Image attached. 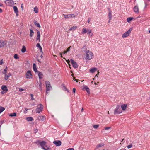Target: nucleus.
Listing matches in <instances>:
<instances>
[{
  "label": "nucleus",
  "instance_id": "nucleus-1",
  "mask_svg": "<svg viewBox=\"0 0 150 150\" xmlns=\"http://www.w3.org/2000/svg\"><path fill=\"white\" fill-rule=\"evenodd\" d=\"M83 52H84L85 59L86 60H91L94 57L93 54L91 51L88 49L86 47L83 46L82 48Z\"/></svg>",
  "mask_w": 150,
  "mask_h": 150
},
{
  "label": "nucleus",
  "instance_id": "nucleus-2",
  "mask_svg": "<svg viewBox=\"0 0 150 150\" xmlns=\"http://www.w3.org/2000/svg\"><path fill=\"white\" fill-rule=\"evenodd\" d=\"M37 143H38V144H39L42 148L43 149L45 150H50V148L47 147L46 145V142L45 141H43L40 142L38 140Z\"/></svg>",
  "mask_w": 150,
  "mask_h": 150
},
{
  "label": "nucleus",
  "instance_id": "nucleus-3",
  "mask_svg": "<svg viewBox=\"0 0 150 150\" xmlns=\"http://www.w3.org/2000/svg\"><path fill=\"white\" fill-rule=\"evenodd\" d=\"M66 62H67L68 64L69 65L70 68V63H71L72 64L74 68H76L78 67V66L76 63L72 59H71V61H69V60H66Z\"/></svg>",
  "mask_w": 150,
  "mask_h": 150
},
{
  "label": "nucleus",
  "instance_id": "nucleus-4",
  "mask_svg": "<svg viewBox=\"0 0 150 150\" xmlns=\"http://www.w3.org/2000/svg\"><path fill=\"white\" fill-rule=\"evenodd\" d=\"M46 85V93L47 94L48 91H49L50 89L52 88V87L50 85V82L48 81H46L45 82Z\"/></svg>",
  "mask_w": 150,
  "mask_h": 150
},
{
  "label": "nucleus",
  "instance_id": "nucleus-5",
  "mask_svg": "<svg viewBox=\"0 0 150 150\" xmlns=\"http://www.w3.org/2000/svg\"><path fill=\"white\" fill-rule=\"evenodd\" d=\"M122 111L121 110L120 106L117 105L116 106V108L114 110V114H119L122 112Z\"/></svg>",
  "mask_w": 150,
  "mask_h": 150
},
{
  "label": "nucleus",
  "instance_id": "nucleus-6",
  "mask_svg": "<svg viewBox=\"0 0 150 150\" xmlns=\"http://www.w3.org/2000/svg\"><path fill=\"white\" fill-rule=\"evenodd\" d=\"M5 3L6 5L8 6H12L14 3L12 0H6L5 1Z\"/></svg>",
  "mask_w": 150,
  "mask_h": 150
},
{
  "label": "nucleus",
  "instance_id": "nucleus-7",
  "mask_svg": "<svg viewBox=\"0 0 150 150\" xmlns=\"http://www.w3.org/2000/svg\"><path fill=\"white\" fill-rule=\"evenodd\" d=\"M132 28H130L128 31L125 32L123 34H122V37L125 38L128 36L131 33V31L132 30Z\"/></svg>",
  "mask_w": 150,
  "mask_h": 150
},
{
  "label": "nucleus",
  "instance_id": "nucleus-8",
  "mask_svg": "<svg viewBox=\"0 0 150 150\" xmlns=\"http://www.w3.org/2000/svg\"><path fill=\"white\" fill-rule=\"evenodd\" d=\"M40 107H38L36 109V112L37 113H40L43 110V106L41 104H40Z\"/></svg>",
  "mask_w": 150,
  "mask_h": 150
},
{
  "label": "nucleus",
  "instance_id": "nucleus-9",
  "mask_svg": "<svg viewBox=\"0 0 150 150\" xmlns=\"http://www.w3.org/2000/svg\"><path fill=\"white\" fill-rule=\"evenodd\" d=\"M32 74L30 71H27L26 74V77L27 79H30L32 77Z\"/></svg>",
  "mask_w": 150,
  "mask_h": 150
},
{
  "label": "nucleus",
  "instance_id": "nucleus-10",
  "mask_svg": "<svg viewBox=\"0 0 150 150\" xmlns=\"http://www.w3.org/2000/svg\"><path fill=\"white\" fill-rule=\"evenodd\" d=\"M53 143L57 146H59L61 144V142L59 140H55L53 142Z\"/></svg>",
  "mask_w": 150,
  "mask_h": 150
},
{
  "label": "nucleus",
  "instance_id": "nucleus-11",
  "mask_svg": "<svg viewBox=\"0 0 150 150\" xmlns=\"http://www.w3.org/2000/svg\"><path fill=\"white\" fill-rule=\"evenodd\" d=\"M45 119V117L43 116H39L38 117V119L40 121H43Z\"/></svg>",
  "mask_w": 150,
  "mask_h": 150
},
{
  "label": "nucleus",
  "instance_id": "nucleus-12",
  "mask_svg": "<svg viewBox=\"0 0 150 150\" xmlns=\"http://www.w3.org/2000/svg\"><path fill=\"white\" fill-rule=\"evenodd\" d=\"M75 15L73 14H69L66 15V18H74L75 17Z\"/></svg>",
  "mask_w": 150,
  "mask_h": 150
},
{
  "label": "nucleus",
  "instance_id": "nucleus-13",
  "mask_svg": "<svg viewBox=\"0 0 150 150\" xmlns=\"http://www.w3.org/2000/svg\"><path fill=\"white\" fill-rule=\"evenodd\" d=\"M134 11L137 14L139 13V8L138 6H136L133 8Z\"/></svg>",
  "mask_w": 150,
  "mask_h": 150
},
{
  "label": "nucleus",
  "instance_id": "nucleus-14",
  "mask_svg": "<svg viewBox=\"0 0 150 150\" xmlns=\"http://www.w3.org/2000/svg\"><path fill=\"white\" fill-rule=\"evenodd\" d=\"M13 9L15 13H16V15L18 16V11L17 7L16 6H14L13 7Z\"/></svg>",
  "mask_w": 150,
  "mask_h": 150
},
{
  "label": "nucleus",
  "instance_id": "nucleus-15",
  "mask_svg": "<svg viewBox=\"0 0 150 150\" xmlns=\"http://www.w3.org/2000/svg\"><path fill=\"white\" fill-rule=\"evenodd\" d=\"M66 53V51H64L63 53H60V55L62 58H63L64 59H66L65 58V54Z\"/></svg>",
  "mask_w": 150,
  "mask_h": 150
},
{
  "label": "nucleus",
  "instance_id": "nucleus-16",
  "mask_svg": "<svg viewBox=\"0 0 150 150\" xmlns=\"http://www.w3.org/2000/svg\"><path fill=\"white\" fill-rule=\"evenodd\" d=\"M37 35L36 38V40H39V42H40V33L39 30L37 31Z\"/></svg>",
  "mask_w": 150,
  "mask_h": 150
},
{
  "label": "nucleus",
  "instance_id": "nucleus-17",
  "mask_svg": "<svg viewBox=\"0 0 150 150\" xmlns=\"http://www.w3.org/2000/svg\"><path fill=\"white\" fill-rule=\"evenodd\" d=\"M38 75L40 79H41L43 78V75L42 72L39 71L38 72Z\"/></svg>",
  "mask_w": 150,
  "mask_h": 150
},
{
  "label": "nucleus",
  "instance_id": "nucleus-18",
  "mask_svg": "<svg viewBox=\"0 0 150 150\" xmlns=\"http://www.w3.org/2000/svg\"><path fill=\"white\" fill-rule=\"evenodd\" d=\"M104 145L103 143H100L97 145L95 149V150H96L97 149L99 148L100 147H101Z\"/></svg>",
  "mask_w": 150,
  "mask_h": 150
},
{
  "label": "nucleus",
  "instance_id": "nucleus-19",
  "mask_svg": "<svg viewBox=\"0 0 150 150\" xmlns=\"http://www.w3.org/2000/svg\"><path fill=\"white\" fill-rule=\"evenodd\" d=\"M5 44L4 41L0 40V48L3 47Z\"/></svg>",
  "mask_w": 150,
  "mask_h": 150
},
{
  "label": "nucleus",
  "instance_id": "nucleus-20",
  "mask_svg": "<svg viewBox=\"0 0 150 150\" xmlns=\"http://www.w3.org/2000/svg\"><path fill=\"white\" fill-rule=\"evenodd\" d=\"M1 89L4 91H6V92L8 91V89L7 88V87L6 85H3L1 87Z\"/></svg>",
  "mask_w": 150,
  "mask_h": 150
},
{
  "label": "nucleus",
  "instance_id": "nucleus-21",
  "mask_svg": "<svg viewBox=\"0 0 150 150\" xmlns=\"http://www.w3.org/2000/svg\"><path fill=\"white\" fill-rule=\"evenodd\" d=\"M77 28L76 26H73L71 28L69 29L67 31H74L76 30Z\"/></svg>",
  "mask_w": 150,
  "mask_h": 150
},
{
  "label": "nucleus",
  "instance_id": "nucleus-22",
  "mask_svg": "<svg viewBox=\"0 0 150 150\" xmlns=\"http://www.w3.org/2000/svg\"><path fill=\"white\" fill-rule=\"evenodd\" d=\"M121 107L123 110H125L127 108V105L122 104L121 105Z\"/></svg>",
  "mask_w": 150,
  "mask_h": 150
},
{
  "label": "nucleus",
  "instance_id": "nucleus-23",
  "mask_svg": "<svg viewBox=\"0 0 150 150\" xmlns=\"http://www.w3.org/2000/svg\"><path fill=\"white\" fill-rule=\"evenodd\" d=\"M21 52L22 53H24L26 51V48L24 45L23 46L22 48L21 49Z\"/></svg>",
  "mask_w": 150,
  "mask_h": 150
},
{
  "label": "nucleus",
  "instance_id": "nucleus-24",
  "mask_svg": "<svg viewBox=\"0 0 150 150\" xmlns=\"http://www.w3.org/2000/svg\"><path fill=\"white\" fill-rule=\"evenodd\" d=\"M34 24H35V25L36 26H37L38 27H39V28L40 27V24L38 23H37V21H36V20H34Z\"/></svg>",
  "mask_w": 150,
  "mask_h": 150
},
{
  "label": "nucleus",
  "instance_id": "nucleus-25",
  "mask_svg": "<svg viewBox=\"0 0 150 150\" xmlns=\"http://www.w3.org/2000/svg\"><path fill=\"white\" fill-rule=\"evenodd\" d=\"M26 120L28 121H32L33 120V119L32 117H28L26 118Z\"/></svg>",
  "mask_w": 150,
  "mask_h": 150
},
{
  "label": "nucleus",
  "instance_id": "nucleus-26",
  "mask_svg": "<svg viewBox=\"0 0 150 150\" xmlns=\"http://www.w3.org/2000/svg\"><path fill=\"white\" fill-rule=\"evenodd\" d=\"M97 70V68H93L91 69L90 70V71L92 73H93L95 71Z\"/></svg>",
  "mask_w": 150,
  "mask_h": 150
},
{
  "label": "nucleus",
  "instance_id": "nucleus-27",
  "mask_svg": "<svg viewBox=\"0 0 150 150\" xmlns=\"http://www.w3.org/2000/svg\"><path fill=\"white\" fill-rule=\"evenodd\" d=\"M87 29L85 28H83L82 30V32L81 33L82 34H84L87 33Z\"/></svg>",
  "mask_w": 150,
  "mask_h": 150
},
{
  "label": "nucleus",
  "instance_id": "nucleus-28",
  "mask_svg": "<svg viewBox=\"0 0 150 150\" xmlns=\"http://www.w3.org/2000/svg\"><path fill=\"white\" fill-rule=\"evenodd\" d=\"M11 76V74H8L7 75L6 74L5 75V76L4 77V79L5 80H7L8 78Z\"/></svg>",
  "mask_w": 150,
  "mask_h": 150
},
{
  "label": "nucleus",
  "instance_id": "nucleus-29",
  "mask_svg": "<svg viewBox=\"0 0 150 150\" xmlns=\"http://www.w3.org/2000/svg\"><path fill=\"white\" fill-rule=\"evenodd\" d=\"M16 116V113L14 112L13 113H10L9 115V116L10 117H15Z\"/></svg>",
  "mask_w": 150,
  "mask_h": 150
},
{
  "label": "nucleus",
  "instance_id": "nucleus-30",
  "mask_svg": "<svg viewBox=\"0 0 150 150\" xmlns=\"http://www.w3.org/2000/svg\"><path fill=\"white\" fill-rule=\"evenodd\" d=\"M133 17H129L127 18V21L128 23H130L131 21L133 19Z\"/></svg>",
  "mask_w": 150,
  "mask_h": 150
},
{
  "label": "nucleus",
  "instance_id": "nucleus-31",
  "mask_svg": "<svg viewBox=\"0 0 150 150\" xmlns=\"http://www.w3.org/2000/svg\"><path fill=\"white\" fill-rule=\"evenodd\" d=\"M108 16L109 19L110 20H111L112 18V13L111 11H110L109 12V14H108Z\"/></svg>",
  "mask_w": 150,
  "mask_h": 150
},
{
  "label": "nucleus",
  "instance_id": "nucleus-32",
  "mask_svg": "<svg viewBox=\"0 0 150 150\" xmlns=\"http://www.w3.org/2000/svg\"><path fill=\"white\" fill-rule=\"evenodd\" d=\"M92 32V30L90 29H87V34L90 35V34Z\"/></svg>",
  "mask_w": 150,
  "mask_h": 150
},
{
  "label": "nucleus",
  "instance_id": "nucleus-33",
  "mask_svg": "<svg viewBox=\"0 0 150 150\" xmlns=\"http://www.w3.org/2000/svg\"><path fill=\"white\" fill-rule=\"evenodd\" d=\"M5 108L2 107L0 106V113H1L5 110Z\"/></svg>",
  "mask_w": 150,
  "mask_h": 150
},
{
  "label": "nucleus",
  "instance_id": "nucleus-34",
  "mask_svg": "<svg viewBox=\"0 0 150 150\" xmlns=\"http://www.w3.org/2000/svg\"><path fill=\"white\" fill-rule=\"evenodd\" d=\"M84 88L86 90L87 93H89L90 90L89 88L88 87H87V86H85L84 87Z\"/></svg>",
  "mask_w": 150,
  "mask_h": 150
},
{
  "label": "nucleus",
  "instance_id": "nucleus-35",
  "mask_svg": "<svg viewBox=\"0 0 150 150\" xmlns=\"http://www.w3.org/2000/svg\"><path fill=\"white\" fill-rule=\"evenodd\" d=\"M38 8L37 7H35L34 9V11L36 13L38 12Z\"/></svg>",
  "mask_w": 150,
  "mask_h": 150
},
{
  "label": "nucleus",
  "instance_id": "nucleus-36",
  "mask_svg": "<svg viewBox=\"0 0 150 150\" xmlns=\"http://www.w3.org/2000/svg\"><path fill=\"white\" fill-rule=\"evenodd\" d=\"M14 57L15 59H18L19 58V57L18 56V55L17 54H14Z\"/></svg>",
  "mask_w": 150,
  "mask_h": 150
},
{
  "label": "nucleus",
  "instance_id": "nucleus-37",
  "mask_svg": "<svg viewBox=\"0 0 150 150\" xmlns=\"http://www.w3.org/2000/svg\"><path fill=\"white\" fill-rule=\"evenodd\" d=\"M99 125H96L93 126V127L95 129L99 127Z\"/></svg>",
  "mask_w": 150,
  "mask_h": 150
},
{
  "label": "nucleus",
  "instance_id": "nucleus-38",
  "mask_svg": "<svg viewBox=\"0 0 150 150\" xmlns=\"http://www.w3.org/2000/svg\"><path fill=\"white\" fill-rule=\"evenodd\" d=\"M30 95L31 96V100H35V99L33 97V94H30Z\"/></svg>",
  "mask_w": 150,
  "mask_h": 150
},
{
  "label": "nucleus",
  "instance_id": "nucleus-39",
  "mask_svg": "<svg viewBox=\"0 0 150 150\" xmlns=\"http://www.w3.org/2000/svg\"><path fill=\"white\" fill-rule=\"evenodd\" d=\"M33 69V70L35 72H38V70H37V68L35 66V67H34Z\"/></svg>",
  "mask_w": 150,
  "mask_h": 150
},
{
  "label": "nucleus",
  "instance_id": "nucleus-40",
  "mask_svg": "<svg viewBox=\"0 0 150 150\" xmlns=\"http://www.w3.org/2000/svg\"><path fill=\"white\" fill-rule=\"evenodd\" d=\"M61 87L62 89L64 90L65 91H66V86L64 85H62L61 86Z\"/></svg>",
  "mask_w": 150,
  "mask_h": 150
},
{
  "label": "nucleus",
  "instance_id": "nucleus-41",
  "mask_svg": "<svg viewBox=\"0 0 150 150\" xmlns=\"http://www.w3.org/2000/svg\"><path fill=\"white\" fill-rule=\"evenodd\" d=\"M7 67H6V68H5V69H4V71H3V73L4 74H5L6 73V72H7Z\"/></svg>",
  "mask_w": 150,
  "mask_h": 150
},
{
  "label": "nucleus",
  "instance_id": "nucleus-42",
  "mask_svg": "<svg viewBox=\"0 0 150 150\" xmlns=\"http://www.w3.org/2000/svg\"><path fill=\"white\" fill-rule=\"evenodd\" d=\"M132 146V144H130V145H128L127 146V147L128 149H129L131 148Z\"/></svg>",
  "mask_w": 150,
  "mask_h": 150
},
{
  "label": "nucleus",
  "instance_id": "nucleus-43",
  "mask_svg": "<svg viewBox=\"0 0 150 150\" xmlns=\"http://www.w3.org/2000/svg\"><path fill=\"white\" fill-rule=\"evenodd\" d=\"M71 46H70L68 48L66 49V53L67 52H69L70 51V48L71 47Z\"/></svg>",
  "mask_w": 150,
  "mask_h": 150
},
{
  "label": "nucleus",
  "instance_id": "nucleus-44",
  "mask_svg": "<svg viewBox=\"0 0 150 150\" xmlns=\"http://www.w3.org/2000/svg\"><path fill=\"white\" fill-rule=\"evenodd\" d=\"M36 47H38L39 48L41 47V46L40 45V44L39 43H38L37 45H36Z\"/></svg>",
  "mask_w": 150,
  "mask_h": 150
},
{
  "label": "nucleus",
  "instance_id": "nucleus-45",
  "mask_svg": "<svg viewBox=\"0 0 150 150\" xmlns=\"http://www.w3.org/2000/svg\"><path fill=\"white\" fill-rule=\"evenodd\" d=\"M111 128L110 127H105V129L106 130H108Z\"/></svg>",
  "mask_w": 150,
  "mask_h": 150
},
{
  "label": "nucleus",
  "instance_id": "nucleus-46",
  "mask_svg": "<svg viewBox=\"0 0 150 150\" xmlns=\"http://www.w3.org/2000/svg\"><path fill=\"white\" fill-rule=\"evenodd\" d=\"M3 61L2 59L0 60V65L2 64L3 63Z\"/></svg>",
  "mask_w": 150,
  "mask_h": 150
},
{
  "label": "nucleus",
  "instance_id": "nucleus-47",
  "mask_svg": "<svg viewBox=\"0 0 150 150\" xmlns=\"http://www.w3.org/2000/svg\"><path fill=\"white\" fill-rule=\"evenodd\" d=\"M24 90V89L22 88H20L19 89V91L20 92H21Z\"/></svg>",
  "mask_w": 150,
  "mask_h": 150
},
{
  "label": "nucleus",
  "instance_id": "nucleus-48",
  "mask_svg": "<svg viewBox=\"0 0 150 150\" xmlns=\"http://www.w3.org/2000/svg\"><path fill=\"white\" fill-rule=\"evenodd\" d=\"M39 49L40 52H42V53H43L42 50V47H41L39 48Z\"/></svg>",
  "mask_w": 150,
  "mask_h": 150
},
{
  "label": "nucleus",
  "instance_id": "nucleus-49",
  "mask_svg": "<svg viewBox=\"0 0 150 150\" xmlns=\"http://www.w3.org/2000/svg\"><path fill=\"white\" fill-rule=\"evenodd\" d=\"M91 20V18H89L87 20V22L88 23H89L90 22Z\"/></svg>",
  "mask_w": 150,
  "mask_h": 150
},
{
  "label": "nucleus",
  "instance_id": "nucleus-50",
  "mask_svg": "<svg viewBox=\"0 0 150 150\" xmlns=\"http://www.w3.org/2000/svg\"><path fill=\"white\" fill-rule=\"evenodd\" d=\"M66 150H74V149L73 148H69Z\"/></svg>",
  "mask_w": 150,
  "mask_h": 150
},
{
  "label": "nucleus",
  "instance_id": "nucleus-51",
  "mask_svg": "<svg viewBox=\"0 0 150 150\" xmlns=\"http://www.w3.org/2000/svg\"><path fill=\"white\" fill-rule=\"evenodd\" d=\"M25 111H24V112L25 113H26V112H25V111H27L28 110V109L27 108H25Z\"/></svg>",
  "mask_w": 150,
  "mask_h": 150
},
{
  "label": "nucleus",
  "instance_id": "nucleus-52",
  "mask_svg": "<svg viewBox=\"0 0 150 150\" xmlns=\"http://www.w3.org/2000/svg\"><path fill=\"white\" fill-rule=\"evenodd\" d=\"M76 89L75 88H73V92L74 93H75Z\"/></svg>",
  "mask_w": 150,
  "mask_h": 150
},
{
  "label": "nucleus",
  "instance_id": "nucleus-53",
  "mask_svg": "<svg viewBox=\"0 0 150 150\" xmlns=\"http://www.w3.org/2000/svg\"><path fill=\"white\" fill-rule=\"evenodd\" d=\"M30 33H34V32H33V31L32 29H30Z\"/></svg>",
  "mask_w": 150,
  "mask_h": 150
},
{
  "label": "nucleus",
  "instance_id": "nucleus-54",
  "mask_svg": "<svg viewBox=\"0 0 150 150\" xmlns=\"http://www.w3.org/2000/svg\"><path fill=\"white\" fill-rule=\"evenodd\" d=\"M99 72L98 71V73L97 74L95 75V77H96V76L98 77V75L99 74Z\"/></svg>",
  "mask_w": 150,
  "mask_h": 150
},
{
  "label": "nucleus",
  "instance_id": "nucleus-55",
  "mask_svg": "<svg viewBox=\"0 0 150 150\" xmlns=\"http://www.w3.org/2000/svg\"><path fill=\"white\" fill-rule=\"evenodd\" d=\"M23 4H22L21 5V7L22 8V10H23Z\"/></svg>",
  "mask_w": 150,
  "mask_h": 150
},
{
  "label": "nucleus",
  "instance_id": "nucleus-56",
  "mask_svg": "<svg viewBox=\"0 0 150 150\" xmlns=\"http://www.w3.org/2000/svg\"><path fill=\"white\" fill-rule=\"evenodd\" d=\"M30 36L31 37H32L33 36V33H30Z\"/></svg>",
  "mask_w": 150,
  "mask_h": 150
},
{
  "label": "nucleus",
  "instance_id": "nucleus-57",
  "mask_svg": "<svg viewBox=\"0 0 150 150\" xmlns=\"http://www.w3.org/2000/svg\"><path fill=\"white\" fill-rule=\"evenodd\" d=\"M36 67V65L35 64V63H33V68H34V67Z\"/></svg>",
  "mask_w": 150,
  "mask_h": 150
},
{
  "label": "nucleus",
  "instance_id": "nucleus-58",
  "mask_svg": "<svg viewBox=\"0 0 150 150\" xmlns=\"http://www.w3.org/2000/svg\"><path fill=\"white\" fill-rule=\"evenodd\" d=\"M5 93V92L3 91H1V93L2 94H4Z\"/></svg>",
  "mask_w": 150,
  "mask_h": 150
},
{
  "label": "nucleus",
  "instance_id": "nucleus-59",
  "mask_svg": "<svg viewBox=\"0 0 150 150\" xmlns=\"http://www.w3.org/2000/svg\"><path fill=\"white\" fill-rule=\"evenodd\" d=\"M2 12V9L0 8V13H1Z\"/></svg>",
  "mask_w": 150,
  "mask_h": 150
},
{
  "label": "nucleus",
  "instance_id": "nucleus-60",
  "mask_svg": "<svg viewBox=\"0 0 150 150\" xmlns=\"http://www.w3.org/2000/svg\"><path fill=\"white\" fill-rule=\"evenodd\" d=\"M66 91H67L68 92H69V90H68L66 88Z\"/></svg>",
  "mask_w": 150,
  "mask_h": 150
},
{
  "label": "nucleus",
  "instance_id": "nucleus-61",
  "mask_svg": "<svg viewBox=\"0 0 150 150\" xmlns=\"http://www.w3.org/2000/svg\"><path fill=\"white\" fill-rule=\"evenodd\" d=\"M75 81H76V82H78V79H76V80H75Z\"/></svg>",
  "mask_w": 150,
  "mask_h": 150
},
{
  "label": "nucleus",
  "instance_id": "nucleus-62",
  "mask_svg": "<svg viewBox=\"0 0 150 150\" xmlns=\"http://www.w3.org/2000/svg\"><path fill=\"white\" fill-rule=\"evenodd\" d=\"M120 150H126L125 149H122Z\"/></svg>",
  "mask_w": 150,
  "mask_h": 150
},
{
  "label": "nucleus",
  "instance_id": "nucleus-63",
  "mask_svg": "<svg viewBox=\"0 0 150 150\" xmlns=\"http://www.w3.org/2000/svg\"><path fill=\"white\" fill-rule=\"evenodd\" d=\"M83 108H82L81 109V112H82L83 111Z\"/></svg>",
  "mask_w": 150,
  "mask_h": 150
},
{
  "label": "nucleus",
  "instance_id": "nucleus-64",
  "mask_svg": "<svg viewBox=\"0 0 150 150\" xmlns=\"http://www.w3.org/2000/svg\"><path fill=\"white\" fill-rule=\"evenodd\" d=\"M76 79H75V77H73V80L74 81H75Z\"/></svg>",
  "mask_w": 150,
  "mask_h": 150
}]
</instances>
